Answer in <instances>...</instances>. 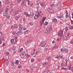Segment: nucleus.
Returning <instances> with one entry per match:
<instances>
[{"mask_svg": "<svg viewBox=\"0 0 73 73\" xmlns=\"http://www.w3.org/2000/svg\"><path fill=\"white\" fill-rule=\"evenodd\" d=\"M3 41H1V40H0V44H3Z\"/></svg>", "mask_w": 73, "mask_h": 73, "instance_id": "5fc2aeb1", "label": "nucleus"}, {"mask_svg": "<svg viewBox=\"0 0 73 73\" xmlns=\"http://www.w3.org/2000/svg\"><path fill=\"white\" fill-rule=\"evenodd\" d=\"M9 62H7L6 63V64H9Z\"/></svg>", "mask_w": 73, "mask_h": 73, "instance_id": "774afa93", "label": "nucleus"}, {"mask_svg": "<svg viewBox=\"0 0 73 73\" xmlns=\"http://www.w3.org/2000/svg\"><path fill=\"white\" fill-rule=\"evenodd\" d=\"M17 27H18V25H14V28H17Z\"/></svg>", "mask_w": 73, "mask_h": 73, "instance_id": "a19ab883", "label": "nucleus"}, {"mask_svg": "<svg viewBox=\"0 0 73 73\" xmlns=\"http://www.w3.org/2000/svg\"><path fill=\"white\" fill-rule=\"evenodd\" d=\"M35 61V59H34L33 58H32L31 59V61L32 62H33V61Z\"/></svg>", "mask_w": 73, "mask_h": 73, "instance_id": "473e14b6", "label": "nucleus"}, {"mask_svg": "<svg viewBox=\"0 0 73 73\" xmlns=\"http://www.w3.org/2000/svg\"><path fill=\"white\" fill-rule=\"evenodd\" d=\"M46 31L47 32H46L47 33H49L50 32V30H49V29H46Z\"/></svg>", "mask_w": 73, "mask_h": 73, "instance_id": "ddd939ff", "label": "nucleus"}, {"mask_svg": "<svg viewBox=\"0 0 73 73\" xmlns=\"http://www.w3.org/2000/svg\"><path fill=\"white\" fill-rule=\"evenodd\" d=\"M62 69H64L65 70V69H66V68H62Z\"/></svg>", "mask_w": 73, "mask_h": 73, "instance_id": "052dcab7", "label": "nucleus"}, {"mask_svg": "<svg viewBox=\"0 0 73 73\" xmlns=\"http://www.w3.org/2000/svg\"><path fill=\"white\" fill-rule=\"evenodd\" d=\"M16 32L15 31H14L12 33V34L13 35H15V34L16 33Z\"/></svg>", "mask_w": 73, "mask_h": 73, "instance_id": "4c0bfd02", "label": "nucleus"}, {"mask_svg": "<svg viewBox=\"0 0 73 73\" xmlns=\"http://www.w3.org/2000/svg\"><path fill=\"white\" fill-rule=\"evenodd\" d=\"M37 14H36V15H37V16H40V13H39V12H38L37 13Z\"/></svg>", "mask_w": 73, "mask_h": 73, "instance_id": "58836bf2", "label": "nucleus"}, {"mask_svg": "<svg viewBox=\"0 0 73 73\" xmlns=\"http://www.w3.org/2000/svg\"><path fill=\"white\" fill-rule=\"evenodd\" d=\"M47 58H48V60H49V59H50V57H47Z\"/></svg>", "mask_w": 73, "mask_h": 73, "instance_id": "338daca9", "label": "nucleus"}, {"mask_svg": "<svg viewBox=\"0 0 73 73\" xmlns=\"http://www.w3.org/2000/svg\"><path fill=\"white\" fill-rule=\"evenodd\" d=\"M14 41H15V39H12L10 41L11 42L13 43V42H14Z\"/></svg>", "mask_w": 73, "mask_h": 73, "instance_id": "4be33fe9", "label": "nucleus"}, {"mask_svg": "<svg viewBox=\"0 0 73 73\" xmlns=\"http://www.w3.org/2000/svg\"><path fill=\"white\" fill-rule=\"evenodd\" d=\"M61 51H62V52H65V53H68L69 51L68 50L66 49V48L64 49H60Z\"/></svg>", "mask_w": 73, "mask_h": 73, "instance_id": "20e7f679", "label": "nucleus"}, {"mask_svg": "<svg viewBox=\"0 0 73 73\" xmlns=\"http://www.w3.org/2000/svg\"><path fill=\"white\" fill-rule=\"evenodd\" d=\"M5 59H6V60H8L9 58V57L8 55H6L5 57Z\"/></svg>", "mask_w": 73, "mask_h": 73, "instance_id": "9d476101", "label": "nucleus"}, {"mask_svg": "<svg viewBox=\"0 0 73 73\" xmlns=\"http://www.w3.org/2000/svg\"><path fill=\"white\" fill-rule=\"evenodd\" d=\"M48 11L50 13H53V9L52 8H48L47 9Z\"/></svg>", "mask_w": 73, "mask_h": 73, "instance_id": "39448f33", "label": "nucleus"}, {"mask_svg": "<svg viewBox=\"0 0 73 73\" xmlns=\"http://www.w3.org/2000/svg\"><path fill=\"white\" fill-rule=\"evenodd\" d=\"M73 29V26L71 27L70 28V29Z\"/></svg>", "mask_w": 73, "mask_h": 73, "instance_id": "680f3d73", "label": "nucleus"}, {"mask_svg": "<svg viewBox=\"0 0 73 73\" xmlns=\"http://www.w3.org/2000/svg\"><path fill=\"white\" fill-rule=\"evenodd\" d=\"M11 66H14V62L12 61L11 63Z\"/></svg>", "mask_w": 73, "mask_h": 73, "instance_id": "b1692460", "label": "nucleus"}, {"mask_svg": "<svg viewBox=\"0 0 73 73\" xmlns=\"http://www.w3.org/2000/svg\"><path fill=\"white\" fill-rule=\"evenodd\" d=\"M10 3V2L8 1L6 3V4H9Z\"/></svg>", "mask_w": 73, "mask_h": 73, "instance_id": "de8ad7c7", "label": "nucleus"}, {"mask_svg": "<svg viewBox=\"0 0 73 73\" xmlns=\"http://www.w3.org/2000/svg\"><path fill=\"white\" fill-rule=\"evenodd\" d=\"M38 17H39V16L37 15V14H35L34 17V19H37L38 18Z\"/></svg>", "mask_w": 73, "mask_h": 73, "instance_id": "6e6552de", "label": "nucleus"}, {"mask_svg": "<svg viewBox=\"0 0 73 73\" xmlns=\"http://www.w3.org/2000/svg\"><path fill=\"white\" fill-rule=\"evenodd\" d=\"M48 62H46L45 63H43L42 64V65L43 66H46V65H48Z\"/></svg>", "mask_w": 73, "mask_h": 73, "instance_id": "9b49d317", "label": "nucleus"}, {"mask_svg": "<svg viewBox=\"0 0 73 73\" xmlns=\"http://www.w3.org/2000/svg\"><path fill=\"white\" fill-rule=\"evenodd\" d=\"M46 17H43L42 19V21L41 22L40 25L41 26H43V24H44V21L45 20V19H46Z\"/></svg>", "mask_w": 73, "mask_h": 73, "instance_id": "f03ea898", "label": "nucleus"}, {"mask_svg": "<svg viewBox=\"0 0 73 73\" xmlns=\"http://www.w3.org/2000/svg\"><path fill=\"white\" fill-rule=\"evenodd\" d=\"M58 48V46L57 45H55L53 47V48H52V49H54V48L55 49H56Z\"/></svg>", "mask_w": 73, "mask_h": 73, "instance_id": "dca6fc26", "label": "nucleus"}, {"mask_svg": "<svg viewBox=\"0 0 73 73\" xmlns=\"http://www.w3.org/2000/svg\"><path fill=\"white\" fill-rule=\"evenodd\" d=\"M5 45V43H4L3 44L2 46H4Z\"/></svg>", "mask_w": 73, "mask_h": 73, "instance_id": "13d9d810", "label": "nucleus"}, {"mask_svg": "<svg viewBox=\"0 0 73 73\" xmlns=\"http://www.w3.org/2000/svg\"><path fill=\"white\" fill-rule=\"evenodd\" d=\"M58 35L59 36V37H61V35L62 34H61L60 33L58 34Z\"/></svg>", "mask_w": 73, "mask_h": 73, "instance_id": "ea45409f", "label": "nucleus"}, {"mask_svg": "<svg viewBox=\"0 0 73 73\" xmlns=\"http://www.w3.org/2000/svg\"><path fill=\"white\" fill-rule=\"evenodd\" d=\"M19 26L21 28H23L24 27V26L22 25H19Z\"/></svg>", "mask_w": 73, "mask_h": 73, "instance_id": "2f4dec72", "label": "nucleus"}, {"mask_svg": "<svg viewBox=\"0 0 73 73\" xmlns=\"http://www.w3.org/2000/svg\"><path fill=\"white\" fill-rule=\"evenodd\" d=\"M30 71L31 72H33V68H31Z\"/></svg>", "mask_w": 73, "mask_h": 73, "instance_id": "f704fd0d", "label": "nucleus"}, {"mask_svg": "<svg viewBox=\"0 0 73 73\" xmlns=\"http://www.w3.org/2000/svg\"><path fill=\"white\" fill-rule=\"evenodd\" d=\"M23 48H21V49H20V52H21L22 51V50H23Z\"/></svg>", "mask_w": 73, "mask_h": 73, "instance_id": "37998d69", "label": "nucleus"}, {"mask_svg": "<svg viewBox=\"0 0 73 73\" xmlns=\"http://www.w3.org/2000/svg\"><path fill=\"white\" fill-rule=\"evenodd\" d=\"M63 38H66H66H67V37H66V35H64L63 36Z\"/></svg>", "mask_w": 73, "mask_h": 73, "instance_id": "e433bc0d", "label": "nucleus"}, {"mask_svg": "<svg viewBox=\"0 0 73 73\" xmlns=\"http://www.w3.org/2000/svg\"><path fill=\"white\" fill-rule=\"evenodd\" d=\"M66 64H67V65H70V62H69V60H67L66 61Z\"/></svg>", "mask_w": 73, "mask_h": 73, "instance_id": "2eb2a0df", "label": "nucleus"}, {"mask_svg": "<svg viewBox=\"0 0 73 73\" xmlns=\"http://www.w3.org/2000/svg\"><path fill=\"white\" fill-rule=\"evenodd\" d=\"M22 53L24 56V57H25V56H26V54H25V52H23Z\"/></svg>", "mask_w": 73, "mask_h": 73, "instance_id": "393cba45", "label": "nucleus"}, {"mask_svg": "<svg viewBox=\"0 0 73 73\" xmlns=\"http://www.w3.org/2000/svg\"><path fill=\"white\" fill-rule=\"evenodd\" d=\"M57 7L58 8H61V5L60 4V3L59 2L58 3Z\"/></svg>", "mask_w": 73, "mask_h": 73, "instance_id": "423d86ee", "label": "nucleus"}, {"mask_svg": "<svg viewBox=\"0 0 73 73\" xmlns=\"http://www.w3.org/2000/svg\"><path fill=\"white\" fill-rule=\"evenodd\" d=\"M8 12V8H7L5 10V13H7V12Z\"/></svg>", "mask_w": 73, "mask_h": 73, "instance_id": "72a5a7b5", "label": "nucleus"}, {"mask_svg": "<svg viewBox=\"0 0 73 73\" xmlns=\"http://www.w3.org/2000/svg\"><path fill=\"white\" fill-rule=\"evenodd\" d=\"M49 29H50V31H52V30L53 29H52V27H50Z\"/></svg>", "mask_w": 73, "mask_h": 73, "instance_id": "49530a36", "label": "nucleus"}, {"mask_svg": "<svg viewBox=\"0 0 73 73\" xmlns=\"http://www.w3.org/2000/svg\"><path fill=\"white\" fill-rule=\"evenodd\" d=\"M16 64H17V65L19 64V61L18 60H16Z\"/></svg>", "mask_w": 73, "mask_h": 73, "instance_id": "7c9ffc66", "label": "nucleus"}, {"mask_svg": "<svg viewBox=\"0 0 73 73\" xmlns=\"http://www.w3.org/2000/svg\"><path fill=\"white\" fill-rule=\"evenodd\" d=\"M4 38L3 37H1L0 38V41H4Z\"/></svg>", "mask_w": 73, "mask_h": 73, "instance_id": "a211bd4d", "label": "nucleus"}, {"mask_svg": "<svg viewBox=\"0 0 73 73\" xmlns=\"http://www.w3.org/2000/svg\"><path fill=\"white\" fill-rule=\"evenodd\" d=\"M52 20L53 22H54V23H56L57 21V19L55 18H53Z\"/></svg>", "mask_w": 73, "mask_h": 73, "instance_id": "0eeeda50", "label": "nucleus"}, {"mask_svg": "<svg viewBox=\"0 0 73 73\" xmlns=\"http://www.w3.org/2000/svg\"><path fill=\"white\" fill-rule=\"evenodd\" d=\"M6 14H7V13H3V16H6Z\"/></svg>", "mask_w": 73, "mask_h": 73, "instance_id": "8fccbe9b", "label": "nucleus"}, {"mask_svg": "<svg viewBox=\"0 0 73 73\" xmlns=\"http://www.w3.org/2000/svg\"><path fill=\"white\" fill-rule=\"evenodd\" d=\"M32 68H36V66L34 65H33L32 66Z\"/></svg>", "mask_w": 73, "mask_h": 73, "instance_id": "864d4df0", "label": "nucleus"}, {"mask_svg": "<svg viewBox=\"0 0 73 73\" xmlns=\"http://www.w3.org/2000/svg\"><path fill=\"white\" fill-rule=\"evenodd\" d=\"M70 43L71 44H73V38L71 39Z\"/></svg>", "mask_w": 73, "mask_h": 73, "instance_id": "79ce46f5", "label": "nucleus"}, {"mask_svg": "<svg viewBox=\"0 0 73 73\" xmlns=\"http://www.w3.org/2000/svg\"><path fill=\"white\" fill-rule=\"evenodd\" d=\"M29 5H30V7H32V5H33V3H32V4H29Z\"/></svg>", "mask_w": 73, "mask_h": 73, "instance_id": "0e129e2a", "label": "nucleus"}, {"mask_svg": "<svg viewBox=\"0 0 73 73\" xmlns=\"http://www.w3.org/2000/svg\"><path fill=\"white\" fill-rule=\"evenodd\" d=\"M24 15L26 16V17H29L31 15V13L28 12H25L24 13Z\"/></svg>", "mask_w": 73, "mask_h": 73, "instance_id": "7ed1b4c3", "label": "nucleus"}, {"mask_svg": "<svg viewBox=\"0 0 73 73\" xmlns=\"http://www.w3.org/2000/svg\"><path fill=\"white\" fill-rule=\"evenodd\" d=\"M15 19L16 20H17L19 19V18H17V17H15Z\"/></svg>", "mask_w": 73, "mask_h": 73, "instance_id": "603ef678", "label": "nucleus"}, {"mask_svg": "<svg viewBox=\"0 0 73 73\" xmlns=\"http://www.w3.org/2000/svg\"><path fill=\"white\" fill-rule=\"evenodd\" d=\"M34 15H35V13H33V14H32L31 15L32 17H33V16H34Z\"/></svg>", "mask_w": 73, "mask_h": 73, "instance_id": "3c124183", "label": "nucleus"}, {"mask_svg": "<svg viewBox=\"0 0 73 73\" xmlns=\"http://www.w3.org/2000/svg\"><path fill=\"white\" fill-rule=\"evenodd\" d=\"M14 11V9H12L10 11V13H12V12H13Z\"/></svg>", "mask_w": 73, "mask_h": 73, "instance_id": "a18cd8bd", "label": "nucleus"}, {"mask_svg": "<svg viewBox=\"0 0 73 73\" xmlns=\"http://www.w3.org/2000/svg\"><path fill=\"white\" fill-rule=\"evenodd\" d=\"M63 65V63L62 62L61 63V66H62Z\"/></svg>", "mask_w": 73, "mask_h": 73, "instance_id": "69168bd1", "label": "nucleus"}, {"mask_svg": "<svg viewBox=\"0 0 73 73\" xmlns=\"http://www.w3.org/2000/svg\"><path fill=\"white\" fill-rule=\"evenodd\" d=\"M28 31H29V30H26L25 31V32L24 33L25 34V33H26V32H28Z\"/></svg>", "mask_w": 73, "mask_h": 73, "instance_id": "bf43d9fd", "label": "nucleus"}, {"mask_svg": "<svg viewBox=\"0 0 73 73\" xmlns=\"http://www.w3.org/2000/svg\"><path fill=\"white\" fill-rule=\"evenodd\" d=\"M48 24V23L46 21L44 23V25H47Z\"/></svg>", "mask_w": 73, "mask_h": 73, "instance_id": "c85d7f7f", "label": "nucleus"}, {"mask_svg": "<svg viewBox=\"0 0 73 73\" xmlns=\"http://www.w3.org/2000/svg\"><path fill=\"white\" fill-rule=\"evenodd\" d=\"M22 33V32L21 31H19L17 33H16V35H20L21 33Z\"/></svg>", "mask_w": 73, "mask_h": 73, "instance_id": "f8f14e48", "label": "nucleus"}, {"mask_svg": "<svg viewBox=\"0 0 73 73\" xmlns=\"http://www.w3.org/2000/svg\"><path fill=\"white\" fill-rule=\"evenodd\" d=\"M21 66H18V68H21Z\"/></svg>", "mask_w": 73, "mask_h": 73, "instance_id": "e2e57ef3", "label": "nucleus"}, {"mask_svg": "<svg viewBox=\"0 0 73 73\" xmlns=\"http://www.w3.org/2000/svg\"><path fill=\"white\" fill-rule=\"evenodd\" d=\"M17 12H18V11H16V12H15L14 13H13V15L14 16H15V15H17Z\"/></svg>", "mask_w": 73, "mask_h": 73, "instance_id": "6ab92c4d", "label": "nucleus"}, {"mask_svg": "<svg viewBox=\"0 0 73 73\" xmlns=\"http://www.w3.org/2000/svg\"><path fill=\"white\" fill-rule=\"evenodd\" d=\"M65 29L66 30V31L68 30V27H66L65 28Z\"/></svg>", "mask_w": 73, "mask_h": 73, "instance_id": "c03bdc74", "label": "nucleus"}, {"mask_svg": "<svg viewBox=\"0 0 73 73\" xmlns=\"http://www.w3.org/2000/svg\"><path fill=\"white\" fill-rule=\"evenodd\" d=\"M60 33H61V34H62V36L63 35V31H62V30H61L60 31Z\"/></svg>", "mask_w": 73, "mask_h": 73, "instance_id": "c9c22d12", "label": "nucleus"}, {"mask_svg": "<svg viewBox=\"0 0 73 73\" xmlns=\"http://www.w3.org/2000/svg\"><path fill=\"white\" fill-rule=\"evenodd\" d=\"M64 15H65L66 16V18H68V13H64Z\"/></svg>", "mask_w": 73, "mask_h": 73, "instance_id": "f3484780", "label": "nucleus"}, {"mask_svg": "<svg viewBox=\"0 0 73 73\" xmlns=\"http://www.w3.org/2000/svg\"><path fill=\"white\" fill-rule=\"evenodd\" d=\"M29 24L30 25H33V22H30L29 23Z\"/></svg>", "mask_w": 73, "mask_h": 73, "instance_id": "5701e85b", "label": "nucleus"}, {"mask_svg": "<svg viewBox=\"0 0 73 73\" xmlns=\"http://www.w3.org/2000/svg\"><path fill=\"white\" fill-rule=\"evenodd\" d=\"M46 44H47V42L46 41H45L44 42H42L40 43V45L41 46V47H44V46H45Z\"/></svg>", "mask_w": 73, "mask_h": 73, "instance_id": "f257e3e1", "label": "nucleus"}, {"mask_svg": "<svg viewBox=\"0 0 73 73\" xmlns=\"http://www.w3.org/2000/svg\"><path fill=\"white\" fill-rule=\"evenodd\" d=\"M25 0H23L21 2V5H24V3H25Z\"/></svg>", "mask_w": 73, "mask_h": 73, "instance_id": "4468645a", "label": "nucleus"}, {"mask_svg": "<svg viewBox=\"0 0 73 73\" xmlns=\"http://www.w3.org/2000/svg\"><path fill=\"white\" fill-rule=\"evenodd\" d=\"M20 56H21V57H24V56L23 55V54H22V53L21 54Z\"/></svg>", "mask_w": 73, "mask_h": 73, "instance_id": "c756f323", "label": "nucleus"}, {"mask_svg": "<svg viewBox=\"0 0 73 73\" xmlns=\"http://www.w3.org/2000/svg\"><path fill=\"white\" fill-rule=\"evenodd\" d=\"M40 5L42 7H44V3L42 2L40 3Z\"/></svg>", "mask_w": 73, "mask_h": 73, "instance_id": "412c9836", "label": "nucleus"}, {"mask_svg": "<svg viewBox=\"0 0 73 73\" xmlns=\"http://www.w3.org/2000/svg\"><path fill=\"white\" fill-rule=\"evenodd\" d=\"M9 14L7 13L6 14V17L7 18V19H9L10 17L9 16Z\"/></svg>", "mask_w": 73, "mask_h": 73, "instance_id": "1a4fd4ad", "label": "nucleus"}, {"mask_svg": "<svg viewBox=\"0 0 73 73\" xmlns=\"http://www.w3.org/2000/svg\"><path fill=\"white\" fill-rule=\"evenodd\" d=\"M56 58H58V59H59V58H59L58 56H56Z\"/></svg>", "mask_w": 73, "mask_h": 73, "instance_id": "6e6d98bb", "label": "nucleus"}, {"mask_svg": "<svg viewBox=\"0 0 73 73\" xmlns=\"http://www.w3.org/2000/svg\"><path fill=\"white\" fill-rule=\"evenodd\" d=\"M51 7H53V6H54V4H51L50 5Z\"/></svg>", "mask_w": 73, "mask_h": 73, "instance_id": "4d7b16f0", "label": "nucleus"}, {"mask_svg": "<svg viewBox=\"0 0 73 73\" xmlns=\"http://www.w3.org/2000/svg\"><path fill=\"white\" fill-rule=\"evenodd\" d=\"M27 1H28V5H29V4H30V2L32 0H27Z\"/></svg>", "mask_w": 73, "mask_h": 73, "instance_id": "a878e982", "label": "nucleus"}, {"mask_svg": "<svg viewBox=\"0 0 73 73\" xmlns=\"http://www.w3.org/2000/svg\"><path fill=\"white\" fill-rule=\"evenodd\" d=\"M22 29H23V28H22L21 27H20V26H19V31H22Z\"/></svg>", "mask_w": 73, "mask_h": 73, "instance_id": "cd10ccee", "label": "nucleus"}, {"mask_svg": "<svg viewBox=\"0 0 73 73\" xmlns=\"http://www.w3.org/2000/svg\"><path fill=\"white\" fill-rule=\"evenodd\" d=\"M12 49H13V50H15V49H16V47H14L12 48Z\"/></svg>", "mask_w": 73, "mask_h": 73, "instance_id": "09e8293b", "label": "nucleus"}, {"mask_svg": "<svg viewBox=\"0 0 73 73\" xmlns=\"http://www.w3.org/2000/svg\"><path fill=\"white\" fill-rule=\"evenodd\" d=\"M71 64H70L68 66V68H69V70H70V69H71Z\"/></svg>", "mask_w": 73, "mask_h": 73, "instance_id": "bb28decb", "label": "nucleus"}, {"mask_svg": "<svg viewBox=\"0 0 73 73\" xmlns=\"http://www.w3.org/2000/svg\"><path fill=\"white\" fill-rule=\"evenodd\" d=\"M61 17H64L63 15H60V16H57V18L60 19V18H61Z\"/></svg>", "mask_w": 73, "mask_h": 73, "instance_id": "aec40b11", "label": "nucleus"}]
</instances>
